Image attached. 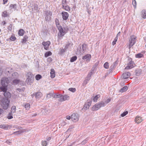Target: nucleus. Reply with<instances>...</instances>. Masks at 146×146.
<instances>
[{
  "label": "nucleus",
  "instance_id": "52",
  "mask_svg": "<svg viewBox=\"0 0 146 146\" xmlns=\"http://www.w3.org/2000/svg\"><path fill=\"white\" fill-rule=\"evenodd\" d=\"M71 44V43L69 42H68L67 44H66L65 47V48H64L65 49V50H66L68 48V47H69V46Z\"/></svg>",
  "mask_w": 146,
  "mask_h": 146
},
{
  "label": "nucleus",
  "instance_id": "35",
  "mask_svg": "<svg viewBox=\"0 0 146 146\" xmlns=\"http://www.w3.org/2000/svg\"><path fill=\"white\" fill-rule=\"evenodd\" d=\"M141 72V70L140 69H137L135 70L136 75L137 76L139 75Z\"/></svg>",
  "mask_w": 146,
  "mask_h": 146
},
{
  "label": "nucleus",
  "instance_id": "41",
  "mask_svg": "<svg viewBox=\"0 0 146 146\" xmlns=\"http://www.w3.org/2000/svg\"><path fill=\"white\" fill-rule=\"evenodd\" d=\"M12 113H11V112L10 113H9L7 116V118L9 119H11L13 118Z\"/></svg>",
  "mask_w": 146,
  "mask_h": 146
},
{
  "label": "nucleus",
  "instance_id": "62",
  "mask_svg": "<svg viewBox=\"0 0 146 146\" xmlns=\"http://www.w3.org/2000/svg\"><path fill=\"white\" fill-rule=\"evenodd\" d=\"M71 117L69 115H67L66 116V118L68 119H70Z\"/></svg>",
  "mask_w": 146,
  "mask_h": 146
},
{
  "label": "nucleus",
  "instance_id": "32",
  "mask_svg": "<svg viewBox=\"0 0 146 146\" xmlns=\"http://www.w3.org/2000/svg\"><path fill=\"white\" fill-rule=\"evenodd\" d=\"M12 76L13 78H17L18 76V73L17 72H14L12 74Z\"/></svg>",
  "mask_w": 146,
  "mask_h": 146
},
{
  "label": "nucleus",
  "instance_id": "8",
  "mask_svg": "<svg viewBox=\"0 0 146 146\" xmlns=\"http://www.w3.org/2000/svg\"><path fill=\"white\" fill-rule=\"evenodd\" d=\"M128 60L129 62L127 66L125 68V69H130L133 68L134 64L133 62L132 61L131 58H130Z\"/></svg>",
  "mask_w": 146,
  "mask_h": 146
},
{
  "label": "nucleus",
  "instance_id": "17",
  "mask_svg": "<svg viewBox=\"0 0 146 146\" xmlns=\"http://www.w3.org/2000/svg\"><path fill=\"white\" fill-rule=\"evenodd\" d=\"M135 121L137 123H140L142 121V119L140 117H137L135 119Z\"/></svg>",
  "mask_w": 146,
  "mask_h": 146
},
{
  "label": "nucleus",
  "instance_id": "58",
  "mask_svg": "<svg viewBox=\"0 0 146 146\" xmlns=\"http://www.w3.org/2000/svg\"><path fill=\"white\" fill-rule=\"evenodd\" d=\"M132 4L133 6L135 7L136 5V2L135 0H133Z\"/></svg>",
  "mask_w": 146,
  "mask_h": 146
},
{
  "label": "nucleus",
  "instance_id": "49",
  "mask_svg": "<svg viewBox=\"0 0 146 146\" xmlns=\"http://www.w3.org/2000/svg\"><path fill=\"white\" fill-rule=\"evenodd\" d=\"M118 38L117 37V36H116L114 39V40L112 42V45H114L116 43V42H117V40Z\"/></svg>",
  "mask_w": 146,
  "mask_h": 146
},
{
  "label": "nucleus",
  "instance_id": "54",
  "mask_svg": "<svg viewBox=\"0 0 146 146\" xmlns=\"http://www.w3.org/2000/svg\"><path fill=\"white\" fill-rule=\"evenodd\" d=\"M92 74V72H90L88 74V75L86 77V78L90 79V78Z\"/></svg>",
  "mask_w": 146,
  "mask_h": 146
},
{
  "label": "nucleus",
  "instance_id": "42",
  "mask_svg": "<svg viewBox=\"0 0 146 146\" xmlns=\"http://www.w3.org/2000/svg\"><path fill=\"white\" fill-rule=\"evenodd\" d=\"M47 144V143L46 141H42V146H46Z\"/></svg>",
  "mask_w": 146,
  "mask_h": 146
},
{
  "label": "nucleus",
  "instance_id": "56",
  "mask_svg": "<svg viewBox=\"0 0 146 146\" xmlns=\"http://www.w3.org/2000/svg\"><path fill=\"white\" fill-rule=\"evenodd\" d=\"M50 16L46 15L45 17V19L46 21H49L50 20Z\"/></svg>",
  "mask_w": 146,
  "mask_h": 146
},
{
  "label": "nucleus",
  "instance_id": "18",
  "mask_svg": "<svg viewBox=\"0 0 146 146\" xmlns=\"http://www.w3.org/2000/svg\"><path fill=\"white\" fill-rule=\"evenodd\" d=\"M59 51L58 52V54L60 55H62L64 53L66 52V50L64 49L63 48H61L59 50Z\"/></svg>",
  "mask_w": 146,
  "mask_h": 146
},
{
  "label": "nucleus",
  "instance_id": "61",
  "mask_svg": "<svg viewBox=\"0 0 146 146\" xmlns=\"http://www.w3.org/2000/svg\"><path fill=\"white\" fill-rule=\"evenodd\" d=\"M44 111L46 113H48L50 112V110H48L45 109L44 110Z\"/></svg>",
  "mask_w": 146,
  "mask_h": 146
},
{
  "label": "nucleus",
  "instance_id": "20",
  "mask_svg": "<svg viewBox=\"0 0 146 146\" xmlns=\"http://www.w3.org/2000/svg\"><path fill=\"white\" fill-rule=\"evenodd\" d=\"M141 17L144 19L146 18V10H145L142 11Z\"/></svg>",
  "mask_w": 146,
  "mask_h": 146
},
{
  "label": "nucleus",
  "instance_id": "29",
  "mask_svg": "<svg viewBox=\"0 0 146 146\" xmlns=\"http://www.w3.org/2000/svg\"><path fill=\"white\" fill-rule=\"evenodd\" d=\"M17 7V5L16 4H11L10 5L9 7L11 9H16Z\"/></svg>",
  "mask_w": 146,
  "mask_h": 146
},
{
  "label": "nucleus",
  "instance_id": "11",
  "mask_svg": "<svg viewBox=\"0 0 146 146\" xmlns=\"http://www.w3.org/2000/svg\"><path fill=\"white\" fill-rule=\"evenodd\" d=\"M130 76V73L129 72H126L123 74L122 77L123 79H126L129 77Z\"/></svg>",
  "mask_w": 146,
  "mask_h": 146
},
{
  "label": "nucleus",
  "instance_id": "12",
  "mask_svg": "<svg viewBox=\"0 0 146 146\" xmlns=\"http://www.w3.org/2000/svg\"><path fill=\"white\" fill-rule=\"evenodd\" d=\"M50 44V41L46 42H43L42 43V45L44 46V48L45 50H47L48 48V47Z\"/></svg>",
  "mask_w": 146,
  "mask_h": 146
},
{
  "label": "nucleus",
  "instance_id": "4",
  "mask_svg": "<svg viewBox=\"0 0 146 146\" xmlns=\"http://www.w3.org/2000/svg\"><path fill=\"white\" fill-rule=\"evenodd\" d=\"M104 106L105 103L103 101H102L95 104L92 107V110L93 111H96L98 110L101 107Z\"/></svg>",
  "mask_w": 146,
  "mask_h": 146
},
{
  "label": "nucleus",
  "instance_id": "53",
  "mask_svg": "<svg viewBox=\"0 0 146 146\" xmlns=\"http://www.w3.org/2000/svg\"><path fill=\"white\" fill-rule=\"evenodd\" d=\"M116 65H115L114 64H112L110 67V70L111 71L115 67Z\"/></svg>",
  "mask_w": 146,
  "mask_h": 146
},
{
  "label": "nucleus",
  "instance_id": "46",
  "mask_svg": "<svg viewBox=\"0 0 146 146\" xmlns=\"http://www.w3.org/2000/svg\"><path fill=\"white\" fill-rule=\"evenodd\" d=\"M52 96L53 97V94L52 93H49L47 94L46 98L49 99Z\"/></svg>",
  "mask_w": 146,
  "mask_h": 146
},
{
  "label": "nucleus",
  "instance_id": "60",
  "mask_svg": "<svg viewBox=\"0 0 146 146\" xmlns=\"http://www.w3.org/2000/svg\"><path fill=\"white\" fill-rule=\"evenodd\" d=\"M47 61L48 62H50L52 61V59L51 57H49L47 58Z\"/></svg>",
  "mask_w": 146,
  "mask_h": 146
},
{
  "label": "nucleus",
  "instance_id": "25",
  "mask_svg": "<svg viewBox=\"0 0 146 146\" xmlns=\"http://www.w3.org/2000/svg\"><path fill=\"white\" fill-rule=\"evenodd\" d=\"M128 87L127 86H125L120 90V91L121 92H123L126 91Z\"/></svg>",
  "mask_w": 146,
  "mask_h": 146
},
{
  "label": "nucleus",
  "instance_id": "47",
  "mask_svg": "<svg viewBox=\"0 0 146 146\" xmlns=\"http://www.w3.org/2000/svg\"><path fill=\"white\" fill-rule=\"evenodd\" d=\"M104 66L106 69L108 68L109 66L108 63V62H106L104 64Z\"/></svg>",
  "mask_w": 146,
  "mask_h": 146
},
{
  "label": "nucleus",
  "instance_id": "30",
  "mask_svg": "<svg viewBox=\"0 0 146 146\" xmlns=\"http://www.w3.org/2000/svg\"><path fill=\"white\" fill-rule=\"evenodd\" d=\"M16 107L15 106H13L11 108V113H15L16 110Z\"/></svg>",
  "mask_w": 146,
  "mask_h": 146
},
{
  "label": "nucleus",
  "instance_id": "55",
  "mask_svg": "<svg viewBox=\"0 0 146 146\" xmlns=\"http://www.w3.org/2000/svg\"><path fill=\"white\" fill-rule=\"evenodd\" d=\"M20 82V80H19L15 79L13 80V82L14 83L17 84L19 83Z\"/></svg>",
  "mask_w": 146,
  "mask_h": 146
},
{
  "label": "nucleus",
  "instance_id": "39",
  "mask_svg": "<svg viewBox=\"0 0 146 146\" xmlns=\"http://www.w3.org/2000/svg\"><path fill=\"white\" fill-rule=\"evenodd\" d=\"M143 56V54L141 53H138L137 54H136L135 57L137 58H141Z\"/></svg>",
  "mask_w": 146,
  "mask_h": 146
},
{
  "label": "nucleus",
  "instance_id": "21",
  "mask_svg": "<svg viewBox=\"0 0 146 146\" xmlns=\"http://www.w3.org/2000/svg\"><path fill=\"white\" fill-rule=\"evenodd\" d=\"M62 95L58 93L54 94L53 93V97L54 98H57L61 97Z\"/></svg>",
  "mask_w": 146,
  "mask_h": 146
},
{
  "label": "nucleus",
  "instance_id": "14",
  "mask_svg": "<svg viewBox=\"0 0 146 146\" xmlns=\"http://www.w3.org/2000/svg\"><path fill=\"white\" fill-rule=\"evenodd\" d=\"M91 58V55L89 54H87L82 57L83 60L86 59V61H89Z\"/></svg>",
  "mask_w": 146,
  "mask_h": 146
},
{
  "label": "nucleus",
  "instance_id": "28",
  "mask_svg": "<svg viewBox=\"0 0 146 146\" xmlns=\"http://www.w3.org/2000/svg\"><path fill=\"white\" fill-rule=\"evenodd\" d=\"M90 78H87L85 79V80H84L83 83V86H85L88 83V81L90 80Z\"/></svg>",
  "mask_w": 146,
  "mask_h": 146
},
{
  "label": "nucleus",
  "instance_id": "40",
  "mask_svg": "<svg viewBox=\"0 0 146 146\" xmlns=\"http://www.w3.org/2000/svg\"><path fill=\"white\" fill-rule=\"evenodd\" d=\"M62 7H64V6H65L66 5V0H62Z\"/></svg>",
  "mask_w": 146,
  "mask_h": 146
},
{
  "label": "nucleus",
  "instance_id": "5",
  "mask_svg": "<svg viewBox=\"0 0 146 146\" xmlns=\"http://www.w3.org/2000/svg\"><path fill=\"white\" fill-rule=\"evenodd\" d=\"M137 37L134 35H131L129 40V48H130L133 45H134L136 42V40Z\"/></svg>",
  "mask_w": 146,
  "mask_h": 146
},
{
  "label": "nucleus",
  "instance_id": "64",
  "mask_svg": "<svg viewBox=\"0 0 146 146\" xmlns=\"http://www.w3.org/2000/svg\"><path fill=\"white\" fill-rule=\"evenodd\" d=\"M94 68H92L91 70V71L90 72H92V74L94 72Z\"/></svg>",
  "mask_w": 146,
  "mask_h": 146
},
{
  "label": "nucleus",
  "instance_id": "63",
  "mask_svg": "<svg viewBox=\"0 0 146 146\" xmlns=\"http://www.w3.org/2000/svg\"><path fill=\"white\" fill-rule=\"evenodd\" d=\"M121 85V86H123L124 85V81H121L120 83Z\"/></svg>",
  "mask_w": 146,
  "mask_h": 146
},
{
  "label": "nucleus",
  "instance_id": "38",
  "mask_svg": "<svg viewBox=\"0 0 146 146\" xmlns=\"http://www.w3.org/2000/svg\"><path fill=\"white\" fill-rule=\"evenodd\" d=\"M42 78V76L40 74H37L35 76V78L36 80H38Z\"/></svg>",
  "mask_w": 146,
  "mask_h": 146
},
{
  "label": "nucleus",
  "instance_id": "13",
  "mask_svg": "<svg viewBox=\"0 0 146 146\" xmlns=\"http://www.w3.org/2000/svg\"><path fill=\"white\" fill-rule=\"evenodd\" d=\"M63 19L64 20H67L68 17V13L63 11L62 13Z\"/></svg>",
  "mask_w": 146,
  "mask_h": 146
},
{
  "label": "nucleus",
  "instance_id": "22",
  "mask_svg": "<svg viewBox=\"0 0 146 146\" xmlns=\"http://www.w3.org/2000/svg\"><path fill=\"white\" fill-rule=\"evenodd\" d=\"M7 86H2L0 87V89L4 93L7 91Z\"/></svg>",
  "mask_w": 146,
  "mask_h": 146
},
{
  "label": "nucleus",
  "instance_id": "43",
  "mask_svg": "<svg viewBox=\"0 0 146 146\" xmlns=\"http://www.w3.org/2000/svg\"><path fill=\"white\" fill-rule=\"evenodd\" d=\"M111 98H109L108 99H107L106 100L105 102H104L105 103V104H108L111 101Z\"/></svg>",
  "mask_w": 146,
  "mask_h": 146
},
{
  "label": "nucleus",
  "instance_id": "2",
  "mask_svg": "<svg viewBox=\"0 0 146 146\" xmlns=\"http://www.w3.org/2000/svg\"><path fill=\"white\" fill-rule=\"evenodd\" d=\"M9 103L10 101L8 99L3 98L0 100V105L4 110H7L9 108Z\"/></svg>",
  "mask_w": 146,
  "mask_h": 146
},
{
  "label": "nucleus",
  "instance_id": "3",
  "mask_svg": "<svg viewBox=\"0 0 146 146\" xmlns=\"http://www.w3.org/2000/svg\"><path fill=\"white\" fill-rule=\"evenodd\" d=\"M27 78L26 80V83L29 85H31L33 82L34 76L32 73L29 72L27 74Z\"/></svg>",
  "mask_w": 146,
  "mask_h": 146
},
{
  "label": "nucleus",
  "instance_id": "27",
  "mask_svg": "<svg viewBox=\"0 0 146 146\" xmlns=\"http://www.w3.org/2000/svg\"><path fill=\"white\" fill-rule=\"evenodd\" d=\"M52 53L50 51H48L46 52L44 54V56L45 57H47L48 56L52 55Z\"/></svg>",
  "mask_w": 146,
  "mask_h": 146
},
{
  "label": "nucleus",
  "instance_id": "34",
  "mask_svg": "<svg viewBox=\"0 0 146 146\" xmlns=\"http://www.w3.org/2000/svg\"><path fill=\"white\" fill-rule=\"evenodd\" d=\"M100 97L99 94H98L93 99V101L94 102H96L98 99Z\"/></svg>",
  "mask_w": 146,
  "mask_h": 146
},
{
  "label": "nucleus",
  "instance_id": "15",
  "mask_svg": "<svg viewBox=\"0 0 146 146\" xmlns=\"http://www.w3.org/2000/svg\"><path fill=\"white\" fill-rule=\"evenodd\" d=\"M3 94L5 98L8 99L10 98L11 97V94L10 92H5L3 93Z\"/></svg>",
  "mask_w": 146,
  "mask_h": 146
},
{
  "label": "nucleus",
  "instance_id": "44",
  "mask_svg": "<svg viewBox=\"0 0 146 146\" xmlns=\"http://www.w3.org/2000/svg\"><path fill=\"white\" fill-rule=\"evenodd\" d=\"M22 131L21 130L18 131L13 133V134L15 135H18L21 133L22 132Z\"/></svg>",
  "mask_w": 146,
  "mask_h": 146
},
{
  "label": "nucleus",
  "instance_id": "31",
  "mask_svg": "<svg viewBox=\"0 0 146 146\" xmlns=\"http://www.w3.org/2000/svg\"><path fill=\"white\" fill-rule=\"evenodd\" d=\"M77 59V57L76 56H73L72 57L70 60V62H73L75 61Z\"/></svg>",
  "mask_w": 146,
  "mask_h": 146
},
{
  "label": "nucleus",
  "instance_id": "57",
  "mask_svg": "<svg viewBox=\"0 0 146 146\" xmlns=\"http://www.w3.org/2000/svg\"><path fill=\"white\" fill-rule=\"evenodd\" d=\"M16 39V37L15 36H11L10 38V40L12 41L15 40Z\"/></svg>",
  "mask_w": 146,
  "mask_h": 146
},
{
  "label": "nucleus",
  "instance_id": "6",
  "mask_svg": "<svg viewBox=\"0 0 146 146\" xmlns=\"http://www.w3.org/2000/svg\"><path fill=\"white\" fill-rule=\"evenodd\" d=\"M87 46V45L85 43H84L81 46H79V48H78L77 52L79 53H84L85 50H86Z\"/></svg>",
  "mask_w": 146,
  "mask_h": 146
},
{
  "label": "nucleus",
  "instance_id": "33",
  "mask_svg": "<svg viewBox=\"0 0 146 146\" xmlns=\"http://www.w3.org/2000/svg\"><path fill=\"white\" fill-rule=\"evenodd\" d=\"M28 38V37L27 35H25L23 37L22 41V43H25L27 41V39Z\"/></svg>",
  "mask_w": 146,
  "mask_h": 146
},
{
  "label": "nucleus",
  "instance_id": "45",
  "mask_svg": "<svg viewBox=\"0 0 146 146\" xmlns=\"http://www.w3.org/2000/svg\"><path fill=\"white\" fill-rule=\"evenodd\" d=\"M46 15L51 16L52 15V13L50 11H47L46 12Z\"/></svg>",
  "mask_w": 146,
  "mask_h": 146
},
{
  "label": "nucleus",
  "instance_id": "59",
  "mask_svg": "<svg viewBox=\"0 0 146 146\" xmlns=\"http://www.w3.org/2000/svg\"><path fill=\"white\" fill-rule=\"evenodd\" d=\"M62 96L61 97L59 98V99H58V101H60V102H62L63 101H64V100L63 99V97H62Z\"/></svg>",
  "mask_w": 146,
  "mask_h": 146
},
{
  "label": "nucleus",
  "instance_id": "24",
  "mask_svg": "<svg viewBox=\"0 0 146 146\" xmlns=\"http://www.w3.org/2000/svg\"><path fill=\"white\" fill-rule=\"evenodd\" d=\"M25 32L23 29H20L18 32V34L19 36H22L23 35Z\"/></svg>",
  "mask_w": 146,
  "mask_h": 146
},
{
  "label": "nucleus",
  "instance_id": "19",
  "mask_svg": "<svg viewBox=\"0 0 146 146\" xmlns=\"http://www.w3.org/2000/svg\"><path fill=\"white\" fill-rule=\"evenodd\" d=\"M50 76L52 78H53L55 77V71L54 69H51V72H50Z\"/></svg>",
  "mask_w": 146,
  "mask_h": 146
},
{
  "label": "nucleus",
  "instance_id": "36",
  "mask_svg": "<svg viewBox=\"0 0 146 146\" xmlns=\"http://www.w3.org/2000/svg\"><path fill=\"white\" fill-rule=\"evenodd\" d=\"M62 97L64 101L68 100L70 97L67 95H65Z\"/></svg>",
  "mask_w": 146,
  "mask_h": 146
},
{
  "label": "nucleus",
  "instance_id": "7",
  "mask_svg": "<svg viewBox=\"0 0 146 146\" xmlns=\"http://www.w3.org/2000/svg\"><path fill=\"white\" fill-rule=\"evenodd\" d=\"M1 82L2 86H7L9 82V80L8 78L4 77L2 78Z\"/></svg>",
  "mask_w": 146,
  "mask_h": 146
},
{
  "label": "nucleus",
  "instance_id": "51",
  "mask_svg": "<svg viewBox=\"0 0 146 146\" xmlns=\"http://www.w3.org/2000/svg\"><path fill=\"white\" fill-rule=\"evenodd\" d=\"M69 90L72 92H74L76 91V89L75 88H70L69 89Z\"/></svg>",
  "mask_w": 146,
  "mask_h": 146
},
{
  "label": "nucleus",
  "instance_id": "16",
  "mask_svg": "<svg viewBox=\"0 0 146 146\" xmlns=\"http://www.w3.org/2000/svg\"><path fill=\"white\" fill-rule=\"evenodd\" d=\"M35 95L36 99H40L42 96V93L40 92L35 93Z\"/></svg>",
  "mask_w": 146,
  "mask_h": 146
},
{
  "label": "nucleus",
  "instance_id": "37",
  "mask_svg": "<svg viewBox=\"0 0 146 146\" xmlns=\"http://www.w3.org/2000/svg\"><path fill=\"white\" fill-rule=\"evenodd\" d=\"M1 128L5 129H7L9 127L8 125H1Z\"/></svg>",
  "mask_w": 146,
  "mask_h": 146
},
{
  "label": "nucleus",
  "instance_id": "50",
  "mask_svg": "<svg viewBox=\"0 0 146 146\" xmlns=\"http://www.w3.org/2000/svg\"><path fill=\"white\" fill-rule=\"evenodd\" d=\"M3 16L4 17H6L8 16L7 13L6 11H4L3 13Z\"/></svg>",
  "mask_w": 146,
  "mask_h": 146
},
{
  "label": "nucleus",
  "instance_id": "48",
  "mask_svg": "<svg viewBox=\"0 0 146 146\" xmlns=\"http://www.w3.org/2000/svg\"><path fill=\"white\" fill-rule=\"evenodd\" d=\"M128 113L127 111H126L124 112L123 113L121 114V117H123L126 115Z\"/></svg>",
  "mask_w": 146,
  "mask_h": 146
},
{
  "label": "nucleus",
  "instance_id": "23",
  "mask_svg": "<svg viewBox=\"0 0 146 146\" xmlns=\"http://www.w3.org/2000/svg\"><path fill=\"white\" fill-rule=\"evenodd\" d=\"M62 7V8L64 9L66 11H70V7L67 5H66L65 6H64V7Z\"/></svg>",
  "mask_w": 146,
  "mask_h": 146
},
{
  "label": "nucleus",
  "instance_id": "9",
  "mask_svg": "<svg viewBox=\"0 0 146 146\" xmlns=\"http://www.w3.org/2000/svg\"><path fill=\"white\" fill-rule=\"evenodd\" d=\"M91 104L90 101L86 102L84 104V107L82 109V110L85 111L89 109Z\"/></svg>",
  "mask_w": 146,
  "mask_h": 146
},
{
  "label": "nucleus",
  "instance_id": "10",
  "mask_svg": "<svg viewBox=\"0 0 146 146\" xmlns=\"http://www.w3.org/2000/svg\"><path fill=\"white\" fill-rule=\"evenodd\" d=\"M79 116L77 113H73L71 116V119L74 122H75L78 120Z\"/></svg>",
  "mask_w": 146,
  "mask_h": 146
},
{
  "label": "nucleus",
  "instance_id": "26",
  "mask_svg": "<svg viewBox=\"0 0 146 146\" xmlns=\"http://www.w3.org/2000/svg\"><path fill=\"white\" fill-rule=\"evenodd\" d=\"M24 107L26 110H29L30 108V105L29 103H25L24 105Z\"/></svg>",
  "mask_w": 146,
  "mask_h": 146
},
{
  "label": "nucleus",
  "instance_id": "1",
  "mask_svg": "<svg viewBox=\"0 0 146 146\" xmlns=\"http://www.w3.org/2000/svg\"><path fill=\"white\" fill-rule=\"evenodd\" d=\"M56 20H55V22L56 26L58 28L59 31V33H58V39H61L62 37L64 36L65 34L68 32V29L67 27H62L59 24V22L57 21H58L57 19Z\"/></svg>",
  "mask_w": 146,
  "mask_h": 146
}]
</instances>
